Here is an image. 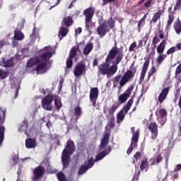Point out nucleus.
<instances>
[{
  "label": "nucleus",
  "mask_w": 181,
  "mask_h": 181,
  "mask_svg": "<svg viewBox=\"0 0 181 181\" xmlns=\"http://www.w3.org/2000/svg\"><path fill=\"white\" fill-rule=\"evenodd\" d=\"M54 105L57 108V110H60L62 107H63V104L62 103V99L59 97H56L54 98Z\"/></svg>",
  "instance_id": "30"
},
{
  "label": "nucleus",
  "mask_w": 181,
  "mask_h": 181,
  "mask_svg": "<svg viewBox=\"0 0 181 181\" xmlns=\"http://www.w3.org/2000/svg\"><path fill=\"white\" fill-rule=\"evenodd\" d=\"M152 4H153V0H147L144 3V7L145 8H149V6H151V5H152Z\"/></svg>",
  "instance_id": "43"
},
{
  "label": "nucleus",
  "mask_w": 181,
  "mask_h": 181,
  "mask_svg": "<svg viewBox=\"0 0 181 181\" xmlns=\"http://www.w3.org/2000/svg\"><path fill=\"white\" fill-rule=\"evenodd\" d=\"M77 52H78V47H73L71 49L70 55L66 60V67L67 69H70L71 66H73V57H76L77 54Z\"/></svg>",
  "instance_id": "13"
},
{
  "label": "nucleus",
  "mask_w": 181,
  "mask_h": 181,
  "mask_svg": "<svg viewBox=\"0 0 181 181\" xmlns=\"http://www.w3.org/2000/svg\"><path fill=\"white\" fill-rule=\"evenodd\" d=\"M156 71V68L153 66L151 69L148 71V78Z\"/></svg>",
  "instance_id": "46"
},
{
  "label": "nucleus",
  "mask_w": 181,
  "mask_h": 181,
  "mask_svg": "<svg viewBox=\"0 0 181 181\" xmlns=\"http://www.w3.org/2000/svg\"><path fill=\"white\" fill-rule=\"evenodd\" d=\"M136 47V42H133L129 48V52H133L134 49H135Z\"/></svg>",
  "instance_id": "48"
},
{
  "label": "nucleus",
  "mask_w": 181,
  "mask_h": 181,
  "mask_svg": "<svg viewBox=\"0 0 181 181\" xmlns=\"http://www.w3.org/2000/svg\"><path fill=\"white\" fill-rule=\"evenodd\" d=\"M134 103V99L131 98L127 102V105L124 106L123 109L119 112L117 115V124H120V122H122L124 121V118H125V114L129 111V108H131V106L132 105V103Z\"/></svg>",
  "instance_id": "7"
},
{
  "label": "nucleus",
  "mask_w": 181,
  "mask_h": 181,
  "mask_svg": "<svg viewBox=\"0 0 181 181\" xmlns=\"http://www.w3.org/2000/svg\"><path fill=\"white\" fill-rule=\"evenodd\" d=\"M41 165L42 166H39L34 170V177H33V181H39L43 173H45V168H46V169H49V168H50V165L47 160L43 161Z\"/></svg>",
  "instance_id": "6"
},
{
  "label": "nucleus",
  "mask_w": 181,
  "mask_h": 181,
  "mask_svg": "<svg viewBox=\"0 0 181 181\" xmlns=\"http://www.w3.org/2000/svg\"><path fill=\"white\" fill-rule=\"evenodd\" d=\"M132 90H134V86H130L123 94L120 95V96H119V103L124 104V103L129 98Z\"/></svg>",
  "instance_id": "14"
},
{
  "label": "nucleus",
  "mask_w": 181,
  "mask_h": 181,
  "mask_svg": "<svg viewBox=\"0 0 181 181\" xmlns=\"http://www.w3.org/2000/svg\"><path fill=\"white\" fill-rule=\"evenodd\" d=\"M94 165V159L90 158L88 160V161L85 162V165H82L80 168L79 170L78 171V175H83L90 169V168H93Z\"/></svg>",
  "instance_id": "12"
},
{
  "label": "nucleus",
  "mask_w": 181,
  "mask_h": 181,
  "mask_svg": "<svg viewBox=\"0 0 181 181\" xmlns=\"http://www.w3.org/2000/svg\"><path fill=\"white\" fill-rule=\"evenodd\" d=\"M124 54L117 47H112L106 57V63L98 66L99 73L101 74L111 76L115 74L118 69L117 64L122 60Z\"/></svg>",
  "instance_id": "1"
},
{
  "label": "nucleus",
  "mask_w": 181,
  "mask_h": 181,
  "mask_svg": "<svg viewBox=\"0 0 181 181\" xmlns=\"http://www.w3.org/2000/svg\"><path fill=\"white\" fill-rule=\"evenodd\" d=\"M144 42L142 40L139 41V47H142L144 46Z\"/></svg>",
  "instance_id": "55"
},
{
  "label": "nucleus",
  "mask_w": 181,
  "mask_h": 181,
  "mask_svg": "<svg viewBox=\"0 0 181 181\" xmlns=\"http://www.w3.org/2000/svg\"><path fill=\"white\" fill-rule=\"evenodd\" d=\"M75 151L74 142L71 140H69L66 144V146L62 151V162L63 163L64 168H66L69 165L70 155H73Z\"/></svg>",
  "instance_id": "3"
},
{
  "label": "nucleus",
  "mask_w": 181,
  "mask_h": 181,
  "mask_svg": "<svg viewBox=\"0 0 181 181\" xmlns=\"http://www.w3.org/2000/svg\"><path fill=\"white\" fill-rule=\"evenodd\" d=\"M18 45V42L15 41V40L13 41V46H16Z\"/></svg>",
  "instance_id": "60"
},
{
  "label": "nucleus",
  "mask_w": 181,
  "mask_h": 181,
  "mask_svg": "<svg viewBox=\"0 0 181 181\" xmlns=\"http://www.w3.org/2000/svg\"><path fill=\"white\" fill-rule=\"evenodd\" d=\"M165 59H166V54H158V55L156 58V62L158 63V64H160V63H162V62H163V60H165Z\"/></svg>",
  "instance_id": "32"
},
{
  "label": "nucleus",
  "mask_w": 181,
  "mask_h": 181,
  "mask_svg": "<svg viewBox=\"0 0 181 181\" xmlns=\"http://www.w3.org/2000/svg\"><path fill=\"white\" fill-rule=\"evenodd\" d=\"M159 37H160V39H163V34H160Z\"/></svg>",
  "instance_id": "63"
},
{
  "label": "nucleus",
  "mask_w": 181,
  "mask_h": 181,
  "mask_svg": "<svg viewBox=\"0 0 181 181\" xmlns=\"http://www.w3.org/2000/svg\"><path fill=\"white\" fill-rule=\"evenodd\" d=\"M114 23L112 18H110L108 21L100 24L96 30L98 35H99L100 37H103V36L107 33V31L110 30V28H114Z\"/></svg>",
  "instance_id": "5"
},
{
  "label": "nucleus",
  "mask_w": 181,
  "mask_h": 181,
  "mask_svg": "<svg viewBox=\"0 0 181 181\" xmlns=\"http://www.w3.org/2000/svg\"><path fill=\"white\" fill-rule=\"evenodd\" d=\"M97 64H98V62L97 59H95L93 62V66H97Z\"/></svg>",
  "instance_id": "58"
},
{
  "label": "nucleus",
  "mask_w": 181,
  "mask_h": 181,
  "mask_svg": "<svg viewBox=\"0 0 181 181\" xmlns=\"http://www.w3.org/2000/svg\"><path fill=\"white\" fill-rule=\"evenodd\" d=\"M20 84H21V81H17L15 83V86H11V88L16 89V95H18V93L19 92Z\"/></svg>",
  "instance_id": "35"
},
{
  "label": "nucleus",
  "mask_w": 181,
  "mask_h": 181,
  "mask_svg": "<svg viewBox=\"0 0 181 181\" xmlns=\"http://www.w3.org/2000/svg\"><path fill=\"white\" fill-rule=\"evenodd\" d=\"M132 77H134V72L132 71H127L119 81L120 87H124Z\"/></svg>",
  "instance_id": "11"
},
{
  "label": "nucleus",
  "mask_w": 181,
  "mask_h": 181,
  "mask_svg": "<svg viewBox=\"0 0 181 181\" xmlns=\"http://www.w3.org/2000/svg\"><path fill=\"white\" fill-rule=\"evenodd\" d=\"M141 156V153L139 152H137L134 154V158L136 159V160H134L133 162L135 163V162H138V159L140 158Z\"/></svg>",
  "instance_id": "45"
},
{
  "label": "nucleus",
  "mask_w": 181,
  "mask_h": 181,
  "mask_svg": "<svg viewBox=\"0 0 181 181\" xmlns=\"http://www.w3.org/2000/svg\"><path fill=\"white\" fill-rule=\"evenodd\" d=\"M181 8V0H177L176 4L174 7V11H177V9H180Z\"/></svg>",
  "instance_id": "40"
},
{
  "label": "nucleus",
  "mask_w": 181,
  "mask_h": 181,
  "mask_svg": "<svg viewBox=\"0 0 181 181\" xmlns=\"http://www.w3.org/2000/svg\"><path fill=\"white\" fill-rule=\"evenodd\" d=\"M86 70V66L83 64H78L74 69V74L76 77H80Z\"/></svg>",
  "instance_id": "15"
},
{
  "label": "nucleus",
  "mask_w": 181,
  "mask_h": 181,
  "mask_svg": "<svg viewBox=\"0 0 181 181\" xmlns=\"http://www.w3.org/2000/svg\"><path fill=\"white\" fill-rule=\"evenodd\" d=\"M174 29L176 32V33H177V35H179L181 32V22L180 20H177L176 22L174 23Z\"/></svg>",
  "instance_id": "28"
},
{
  "label": "nucleus",
  "mask_w": 181,
  "mask_h": 181,
  "mask_svg": "<svg viewBox=\"0 0 181 181\" xmlns=\"http://www.w3.org/2000/svg\"><path fill=\"white\" fill-rule=\"evenodd\" d=\"M27 129H28V123L26 122H23L20 126L18 131H20V132H25V135H27V136H29Z\"/></svg>",
  "instance_id": "25"
},
{
  "label": "nucleus",
  "mask_w": 181,
  "mask_h": 181,
  "mask_svg": "<svg viewBox=\"0 0 181 181\" xmlns=\"http://www.w3.org/2000/svg\"><path fill=\"white\" fill-rule=\"evenodd\" d=\"M57 178L59 181H67L66 180V176H64V174L63 173H59L57 174Z\"/></svg>",
  "instance_id": "34"
},
{
  "label": "nucleus",
  "mask_w": 181,
  "mask_h": 181,
  "mask_svg": "<svg viewBox=\"0 0 181 181\" xmlns=\"http://www.w3.org/2000/svg\"><path fill=\"white\" fill-rule=\"evenodd\" d=\"M40 52L42 54L39 58H32L28 61L27 67H32L34 64H37L35 68L37 73L43 74L50 69V65L47 64V61L54 54V49L52 47H45Z\"/></svg>",
  "instance_id": "2"
},
{
  "label": "nucleus",
  "mask_w": 181,
  "mask_h": 181,
  "mask_svg": "<svg viewBox=\"0 0 181 181\" xmlns=\"http://www.w3.org/2000/svg\"><path fill=\"white\" fill-rule=\"evenodd\" d=\"M170 90V87H167L164 90H162V92L160 93L158 96V101L159 103H162L165 100V98H166V95H168L169 90Z\"/></svg>",
  "instance_id": "18"
},
{
  "label": "nucleus",
  "mask_w": 181,
  "mask_h": 181,
  "mask_svg": "<svg viewBox=\"0 0 181 181\" xmlns=\"http://www.w3.org/2000/svg\"><path fill=\"white\" fill-rule=\"evenodd\" d=\"M25 36L21 31H14V40H22Z\"/></svg>",
  "instance_id": "26"
},
{
  "label": "nucleus",
  "mask_w": 181,
  "mask_h": 181,
  "mask_svg": "<svg viewBox=\"0 0 181 181\" xmlns=\"http://www.w3.org/2000/svg\"><path fill=\"white\" fill-rule=\"evenodd\" d=\"M6 77H8V73L0 69V78L4 79L6 78Z\"/></svg>",
  "instance_id": "39"
},
{
  "label": "nucleus",
  "mask_w": 181,
  "mask_h": 181,
  "mask_svg": "<svg viewBox=\"0 0 181 181\" xmlns=\"http://www.w3.org/2000/svg\"><path fill=\"white\" fill-rule=\"evenodd\" d=\"M62 26H71V25H73V18L69 16L64 18L62 22Z\"/></svg>",
  "instance_id": "21"
},
{
  "label": "nucleus",
  "mask_w": 181,
  "mask_h": 181,
  "mask_svg": "<svg viewBox=\"0 0 181 181\" xmlns=\"http://www.w3.org/2000/svg\"><path fill=\"white\" fill-rule=\"evenodd\" d=\"M97 98H98V88H90V100L91 103H93V106L95 105V102L97 101Z\"/></svg>",
  "instance_id": "16"
},
{
  "label": "nucleus",
  "mask_w": 181,
  "mask_h": 181,
  "mask_svg": "<svg viewBox=\"0 0 181 181\" xmlns=\"http://www.w3.org/2000/svg\"><path fill=\"white\" fill-rule=\"evenodd\" d=\"M159 43V37H154L153 38V45H154L155 47H156V44Z\"/></svg>",
  "instance_id": "47"
},
{
  "label": "nucleus",
  "mask_w": 181,
  "mask_h": 181,
  "mask_svg": "<svg viewBox=\"0 0 181 181\" xmlns=\"http://www.w3.org/2000/svg\"><path fill=\"white\" fill-rule=\"evenodd\" d=\"M144 2H145V0H141L139 1V5H141V4H144Z\"/></svg>",
  "instance_id": "61"
},
{
  "label": "nucleus",
  "mask_w": 181,
  "mask_h": 181,
  "mask_svg": "<svg viewBox=\"0 0 181 181\" xmlns=\"http://www.w3.org/2000/svg\"><path fill=\"white\" fill-rule=\"evenodd\" d=\"M93 50V44L89 43L86 45L84 49H83V54L87 55L90 54V52Z\"/></svg>",
  "instance_id": "31"
},
{
  "label": "nucleus",
  "mask_w": 181,
  "mask_h": 181,
  "mask_svg": "<svg viewBox=\"0 0 181 181\" xmlns=\"http://www.w3.org/2000/svg\"><path fill=\"white\" fill-rule=\"evenodd\" d=\"M165 47H166V40H163L157 47V53L163 54V52H165Z\"/></svg>",
  "instance_id": "22"
},
{
  "label": "nucleus",
  "mask_w": 181,
  "mask_h": 181,
  "mask_svg": "<svg viewBox=\"0 0 181 181\" xmlns=\"http://www.w3.org/2000/svg\"><path fill=\"white\" fill-rule=\"evenodd\" d=\"M110 138V134L108 133L105 134L103 138L101 140L100 151H102L100 154L96 156L95 160H101L105 156L108 155L110 152H111V149L110 148H107V145H108V139Z\"/></svg>",
  "instance_id": "4"
},
{
  "label": "nucleus",
  "mask_w": 181,
  "mask_h": 181,
  "mask_svg": "<svg viewBox=\"0 0 181 181\" xmlns=\"http://www.w3.org/2000/svg\"><path fill=\"white\" fill-rule=\"evenodd\" d=\"M14 62H15L14 58H11L8 61L4 60L3 62V66L4 67H12V66L15 64Z\"/></svg>",
  "instance_id": "27"
},
{
  "label": "nucleus",
  "mask_w": 181,
  "mask_h": 181,
  "mask_svg": "<svg viewBox=\"0 0 181 181\" xmlns=\"http://www.w3.org/2000/svg\"><path fill=\"white\" fill-rule=\"evenodd\" d=\"M120 79H121V75H118L114 78L113 79L114 87H117V86L118 85V82L119 81Z\"/></svg>",
  "instance_id": "37"
},
{
  "label": "nucleus",
  "mask_w": 181,
  "mask_h": 181,
  "mask_svg": "<svg viewBox=\"0 0 181 181\" xmlns=\"http://www.w3.org/2000/svg\"><path fill=\"white\" fill-rule=\"evenodd\" d=\"M154 159L156 160V163H159V162H160V160H162V156H160V155H158V156H156L155 158H154Z\"/></svg>",
  "instance_id": "49"
},
{
  "label": "nucleus",
  "mask_w": 181,
  "mask_h": 181,
  "mask_svg": "<svg viewBox=\"0 0 181 181\" xmlns=\"http://www.w3.org/2000/svg\"><path fill=\"white\" fill-rule=\"evenodd\" d=\"M5 45H6V40L0 41V46H1V47L5 46Z\"/></svg>",
  "instance_id": "52"
},
{
  "label": "nucleus",
  "mask_w": 181,
  "mask_h": 181,
  "mask_svg": "<svg viewBox=\"0 0 181 181\" xmlns=\"http://www.w3.org/2000/svg\"><path fill=\"white\" fill-rule=\"evenodd\" d=\"M173 21H175V17L173 16V14H170L168 16V26H170V25H172V23H173Z\"/></svg>",
  "instance_id": "38"
},
{
  "label": "nucleus",
  "mask_w": 181,
  "mask_h": 181,
  "mask_svg": "<svg viewBox=\"0 0 181 181\" xmlns=\"http://www.w3.org/2000/svg\"><path fill=\"white\" fill-rule=\"evenodd\" d=\"M75 114L78 117H81V108H80V107H76L75 108Z\"/></svg>",
  "instance_id": "42"
},
{
  "label": "nucleus",
  "mask_w": 181,
  "mask_h": 181,
  "mask_svg": "<svg viewBox=\"0 0 181 181\" xmlns=\"http://www.w3.org/2000/svg\"><path fill=\"white\" fill-rule=\"evenodd\" d=\"M141 42H144V45H146V42H148V35H146Z\"/></svg>",
  "instance_id": "54"
},
{
  "label": "nucleus",
  "mask_w": 181,
  "mask_h": 181,
  "mask_svg": "<svg viewBox=\"0 0 181 181\" xmlns=\"http://www.w3.org/2000/svg\"><path fill=\"white\" fill-rule=\"evenodd\" d=\"M54 97L52 95H47L42 100V107L47 111H52V103H53Z\"/></svg>",
  "instance_id": "10"
},
{
  "label": "nucleus",
  "mask_w": 181,
  "mask_h": 181,
  "mask_svg": "<svg viewBox=\"0 0 181 181\" xmlns=\"http://www.w3.org/2000/svg\"><path fill=\"white\" fill-rule=\"evenodd\" d=\"M180 73H181V64L177 67L175 70L176 74H180Z\"/></svg>",
  "instance_id": "50"
},
{
  "label": "nucleus",
  "mask_w": 181,
  "mask_h": 181,
  "mask_svg": "<svg viewBox=\"0 0 181 181\" xmlns=\"http://www.w3.org/2000/svg\"><path fill=\"white\" fill-rule=\"evenodd\" d=\"M180 135L181 136V124H180Z\"/></svg>",
  "instance_id": "64"
},
{
  "label": "nucleus",
  "mask_w": 181,
  "mask_h": 181,
  "mask_svg": "<svg viewBox=\"0 0 181 181\" xmlns=\"http://www.w3.org/2000/svg\"><path fill=\"white\" fill-rule=\"evenodd\" d=\"M177 48L178 49V50H181V42L177 44Z\"/></svg>",
  "instance_id": "56"
},
{
  "label": "nucleus",
  "mask_w": 181,
  "mask_h": 181,
  "mask_svg": "<svg viewBox=\"0 0 181 181\" xmlns=\"http://www.w3.org/2000/svg\"><path fill=\"white\" fill-rule=\"evenodd\" d=\"M181 170V164H177L174 169L175 172H179V170Z\"/></svg>",
  "instance_id": "51"
},
{
  "label": "nucleus",
  "mask_w": 181,
  "mask_h": 181,
  "mask_svg": "<svg viewBox=\"0 0 181 181\" xmlns=\"http://www.w3.org/2000/svg\"><path fill=\"white\" fill-rule=\"evenodd\" d=\"M29 159H30V158L26 157V158L22 159V160H23V162H25V160H29Z\"/></svg>",
  "instance_id": "59"
},
{
  "label": "nucleus",
  "mask_w": 181,
  "mask_h": 181,
  "mask_svg": "<svg viewBox=\"0 0 181 181\" xmlns=\"http://www.w3.org/2000/svg\"><path fill=\"white\" fill-rule=\"evenodd\" d=\"M149 129L152 134L151 139L155 141V139H156L158 137V125H156V123H151L149 126Z\"/></svg>",
  "instance_id": "17"
},
{
  "label": "nucleus",
  "mask_w": 181,
  "mask_h": 181,
  "mask_svg": "<svg viewBox=\"0 0 181 181\" xmlns=\"http://www.w3.org/2000/svg\"><path fill=\"white\" fill-rule=\"evenodd\" d=\"M117 108H118V105H112L110 109H109L110 114H114L115 111L117 110Z\"/></svg>",
  "instance_id": "41"
},
{
  "label": "nucleus",
  "mask_w": 181,
  "mask_h": 181,
  "mask_svg": "<svg viewBox=\"0 0 181 181\" xmlns=\"http://www.w3.org/2000/svg\"><path fill=\"white\" fill-rule=\"evenodd\" d=\"M81 32V28H78L75 30L76 35H80V33Z\"/></svg>",
  "instance_id": "53"
},
{
  "label": "nucleus",
  "mask_w": 181,
  "mask_h": 181,
  "mask_svg": "<svg viewBox=\"0 0 181 181\" xmlns=\"http://www.w3.org/2000/svg\"><path fill=\"white\" fill-rule=\"evenodd\" d=\"M175 52H176V47H173L167 51V54H172V53H175Z\"/></svg>",
  "instance_id": "44"
},
{
  "label": "nucleus",
  "mask_w": 181,
  "mask_h": 181,
  "mask_svg": "<svg viewBox=\"0 0 181 181\" xmlns=\"http://www.w3.org/2000/svg\"><path fill=\"white\" fill-rule=\"evenodd\" d=\"M69 9H71V8H73V2H71L69 6Z\"/></svg>",
  "instance_id": "62"
},
{
  "label": "nucleus",
  "mask_w": 181,
  "mask_h": 181,
  "mask_svg": "<svg viewBox=\"0 0 181 181\" xmlns=\"http://www.w3.org/2000/svg\"><path fill=\"white\" fill-rule=\"evenodd\" d=\"M163 11L159 9L157 12H156L152 18L153 22H158V20L160 18L163 13Z\"/></svg>",
  "instance_id": "29"
},
{
  "label": "nucleus",
  "mask_w": 181,
  "mask_h": 181,
  "mask_svg": "<svg viewBox=\"0 0 181 181\" xmlns=\"http://www.w3.org/2000/svg\"><path fill=\"white\" fill-rule=\"evenodd\" d=\"M94 8L90 7L83 11V13L86 17L85 23L86 29H90V25H91V22L93 21V16H94Z\"/></svg>",
  "instance_id": "8"
},
{
  "label": "nucleus",
  "mask_w": 181,
  "mask_h": 181,
  "mask_svg": "<svg viewBox=\"0 0 181 181\" xmlns=\"http://www.w3.org/2000/svg\"><path fill=\"white\" fill-rule=\"evenodd\" d=\"M115 125V122L113 119H110L109 123L106 126V129H110V128H114Z\"/></svg>",
  "instance_id": "36"
},
{
  "label": "nucleus",
  "mask_w": 181,
  "mask_h": 181,
  "mask_svg": "<svg viewBox=\"0 0 181 181\" xmlns=\"http://www.w3.org/2000/svg\"><path fill=\"white\" fill-rule=\"evenodd\" d=\"M148 168V159H144L142 160L141 164L140 165V168L141 170H145Z\"/></svg>",
  "instance_id": "33"
},
{
  "label": "nucleus",
  "mask_w": 181,
  "mask_h": 181,
  "mask_svg": "<svg viewBox=\"0 0 181 181\" xmlns=\"http://www.w3.org/2000/svg\"><path fill=\"white\" fill-rule=\"evenodd\" d=\"M134 129H135V127H132V131L133 132V136L132 139L131 145L127 150V155L131 154V152H132V150L134 149V148H136V143L138 142V138L139 136V130L134 131Z\"/></svg>",
  "instance_id": "9"
},
{
  "label": "nucleus",
  "mask_w": 181,
  "mask_h": 181,
  "mask_svg": "<svg viewBox=\"0 0 181 181\" xmlns=\"http://www.w3.org/2000/svg\"><path fill=\"white\" fill-rule=\"evenodd\" d=\"M46 125H47V128H50V127H52V123L50 122H47Z\"/></svg>",
  "instance_id": "57"
},
{
  "label": "nucleus",
  "mask_w": 181,
  "mask_h": 181,
  "mask_svg": "<svg viewBox=\"0 0 181 181\" xmlns=\"http://www.w3.org/2000/svg\"><path fill=\"white\" fill-rule=\"evenodd\" d=\"M148 66H149V62H145L141 72V76H140L141 81H144V79L145 78V74H146V71L148 70Z\"/></svg>",
  "instance_id": "20"
},
{
  "label": "nucleus",
  "mask_w": 181,
  "mask_h": 181,
  "mask_svg": "<svg viewBox=\"0 0 181 181\" xmlns=\"http://www.w3.org/2000/svg\"><path fill=\"white\" fill-rule=\"evenodd\" d=\"M64 26V25H62L59 28V34H58L59 37H60V36H62V37H64L65 36H66L67 33H69V30L67 29V28Z\"/></svg>",
  "instance_id": "24"
},
{
  "label": "nucleus",
  "mask_w": 181,
  "mask_h": 181,
  "mask_svg": "<svg viewBox=\"0 0 181 181\" xmlns=\"http://www.w3.org/2000/svg\"><path fill=\"white\" fill-rule=\"evenodd\" d=\"M158 113L160 115V117H162L163 118V121L160 122V120H159V122H160L161 125H163L165 122H166V118H165V117L168 115V113L166 112V110L165 109H160L158 111Z\"/></svg>",
  "instance_id": "23"
},
{
  "label": "nucleus",
  "mask_w": 181,
  "mask_h": 181,
  "mask_svg": "<svg viewBox=\"0 0 181 181\" xmlns=\"http://www.w3.org/2000/svg\"><path fill=\"white\" fill-rule=\"evenodd\" d=\"M25 147L28 149L36 148V140L35 139H28L25 140Z\"/></svg>",
  "instance_id": "19"
}]
</instances>
